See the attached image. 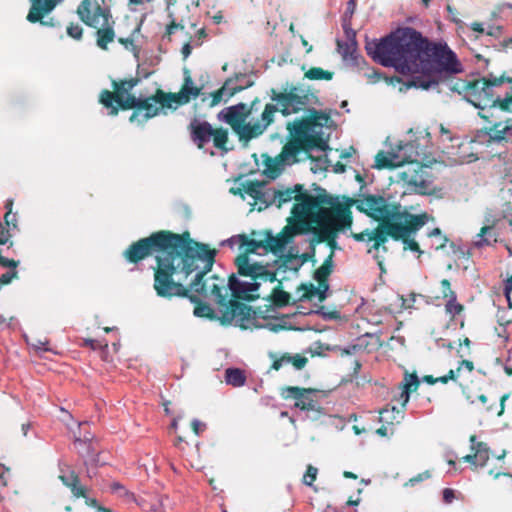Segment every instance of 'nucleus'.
<instances>
[{"instance_id": "f257e3e1", "label": "nucleus", "mask_w": 512, "mask_h": 512, "mask_svg": "<svg viewBox=\"0 0 512 512\" xmlns=\"http://www.w3.org/2000/svg\"><path fill=\"white\" fill-rule=\"evenodd\" d=\"M319 190V194L312 196L302 184H295L292 187H271L263 182L247 181L242 183L241 187H232L230 192L243 198L244 195L250 196L254 200L252 205L258 211L270 206L281 208L293 200L297 201L289 219L290 223L292 219L296 223L286 226L285 231H292L293 234L302 233L310 230L311 224H316L318 228L314 227L312 231L316 241H327L331 254L334 255L335 250H340L338 234H346L352 228L351 205L349 201L347 205L341 204L337 198L328 196L325 190Z\"/></svg>"}, {"instance_id": "f03ea898", "label": "nucleus", "mask_w": 512, "mask_h": 512, "mask_svg": "<svg viewBox=\"0 0 512 512\" xmlns=\"http://www.w3.org/2000/svg\"><path fill=\"white\" fill-rule=\"evenodd\" d=\"M365 50L375 62L383 67L394 68L401 74L421 73L404 85L406 89L428 90L438 85L430 78L432 73L461 72L456 53L445 42H432L412 28L402 27L384 37L366 41Z\"/></svg>"}, {"instance_id": "7ed1b4c3", "label": "nucleus", "mask_w": 512, "mask_h": 512, "mask_svg": "<svg viewBox=\"0 0 512 512\" xmlns=\"http://www.w3.org/2000/svg\"><path fill=\"white\" fill-rule=\"evenodd\" d=\"M350 205H354L359 211L380 222L375 229H365L360 233H350L357 242L372 243L368 253L377 260L381 271H384L383 262L378 253L387 252L385 243L391 237L400 240L405 236H414L429 220L426 213L413 215L404 210L400 205L390 203L380 195H367L359 199H349Z\"/></svg>"}, {"instance_id": "20e7f679", "label": "nucleus", "mask_w": 512, "mask_h": 512, "mask_svg": "<svg viewBox=\"0 0 512 512\" xmlns=\"http://www.w3.org/2000/svg\"><path fill=\"white\" fill-rule=\"evenodd\" d=\"M192 239L179 234L165 231L153 233L149 237L142 238L131 244L124 252L123 257L130 263H138L148 256L155 255L157 268L154 273L153 287L156 294L162 298H171L175 294L172 279L182 275L177 271L180 263L188 261L183 258L187 255Z\"/></svg>"}, {"instance_id": "39448f33", "label": "nucleus", "mask_w": 512, "mask_h": 512, "mask_svg": "<svg viewBox=\"0 0 512 512\" xmlns=\"http://www.w3.org/2000/svg\"><path fill=\"white\" fill-rule=\"evenodd\" d=\"M332 125L330 114L315 108L307 109L306 118L288 123L290 140L277 157L267 160L264 170L267 178L276 179L285 166L299 162L301 154L307 155L315 149L328 150Z\"/></svg>"}, {"instance_id": "423d86ee", "label": "nucleus", "mask_w": 512, "mask_h": 512, "mask_svg": "<svg viewBox=\"0 0 512 512\" xmlns=\"http://www.w3.org/2000/svg\"><path fill=\"white\" fill-rule=\"evenodd\" d=\"M186 252L189 256L184 255L183 258L188 261L180 263L177 269L182 275L172 279L175 286H180L174 289L175 294L172 297L187 296L188 292L193 291L213 299L219 307L223 306L230 293L228 283L217 276L204 278L213 267L216 250H210L208 245L192 240Z\"/></svg>"}, {"instance_id": "0eeeda50", "label": "nucleus", "mask_w": 512, "mask_h": 512, "mask_svg": "<svg viewBox=\"0 0 512 512\" xmlns=\"http://www.w3.org/2000/svg\"><path fill=\"white\" fill-rule=\"evenodd\" d=\"M270 98L275 103H267L260 118L254 122H241L233 125V131L238 136L239 142L247 146L248 143L261 136L268 126L274 121L275 114L280 112L283 116L296 114L314 106L321 105L318 96L309 89L298 86H286L282 91L270 90Z\"/></svg>"}, {"instance_id": "6e6552de", "label": "nucleus", "mask_w": 512, "mask_h": 512, "mask_svg": "<svg viewBox=\"0 0 512 512\" xmlns=\"http://www.w3.org/2000/svg\"><path fill=\"white\" fill-rule=\"evenodd\" d=\"M468 100L480 110L483 119L493 116L495 111H512V76L490 73L478 79Z\"/></svg>"}, {"instance_id": "1a4fd4ad", "label": "nucleus", "mask_w": 512, "mask_h": 512, "mask_svg": "<svg viewBox=\"0 0 512 512\" xmlns=\"http://www.w3.org/2000/svg\"><path fill=\"white\" fill-rule=\"evenodd\" d=\"M80 20L89 27L97 29V45L107 49L115 38L112 16L109 8L100 6L96 0H82L77 8Z\"/></svg>"}, {"instance_id": "9d476101", "label": "nucleus", "mask_w": 512, "mask_h": 512, "mask_svg": "<svg viewBox=\"0 0 512 512\" xmlns=\"http://www.w3.org/2000/svg\"><path fill=\"white\" fill-rule=\"evenodd\" d=\"M393 168L396 170L390 179L393 183L400 185L404 193L429 195L433 192L431 175L420 161L399 164Z\"/></svg>"}, {"instance_id": "9b49d317", "label": "nucleus", "mask_w": 512, "mask_h": 512, "mask_svg": "<svg viewBox=\"0 0 512 512\" xmlns=\"http://www.w3.org/2000/svg\"><path fill=\"white\" fill-rule=\"evenodd\" d=\"M163 95L164 92L158 90L153 96H128L126 99L118 100V104L122 109H134L129 121L142 126L149 119L159 115L167 107Z\"/></svg>"}, {"instance_id": "f8f14e48", "label": "nucleus", "mask_w": 512, "mask_h": 512, "mask_svg": "<svg viewBox=\"0 0 512 512\" xmlns=\"http://www.w3.org/2000/svg\"><path fill=\"white\" fill-rule=\"evenodd\" d=\"M422 154H424L423 149L416 142H400L397 145V150L378 152L372 167L376 169H386L399 166V164L419 161Z\"/></svg>"}, {"instance_id": "ddd939ff", "label": "nucleus", "mask_w": 512, "mask_h": 512, "mask_svg": "<svg viewBox=\"0 0 512 512\" xmlns=\"http://www.w3.org/2000/svg\"><path fill=\"white\" fill-rule=\"evenodd\" d=\"M219 320L223 325L239 326L242 329L249 328V323L254 320L255 311L248 305L229 299L219 307Z\"/></svg>"}, {"instance_id": "4468645a", "label": "nucleus", "mask_w": 512, "mask_h": 512, "mask_svg": "<svg viewBox=\"0 0 512 512\" xmlns=\"http://www.w3.org/2000/svg\"><path fill=\"white\" fill-rule=\"evenodd\" d=\"M237 272L241 277H247L259 282L276 281V273L266 265H262L251 259L247 254H241L235 259Z\"/></svg>"}, {"instance_id": "2eb2a0df", "label": "nucleus", "mask_w": 512, "mask_h": 512, "mask_svg": "<svg viewBox=\"0 0 512 512\" xmlns=\"http://www.w3.org/2000/svg\"><path fill=\"white\" fill-rule=\"evenodd\" d=\"M185 79L181 90L178 93H165L163 97L166 101L167 108L176 109L178 106L185 105L193 98L201 95L202 87H195L189 72L184 71Z\"/></svg>"}, {"instance_id": "dca6fc26", "label": "nucleus", "mask_w": 512, "mask_h": 512, "mask_svg": "<svg viewBox=\"0 0 512 512\" xmlns=\"http://www.w3.org/2000/svg\"><path fill=\"white\" fill-rule=\"evenodd\" d=\"M31 8L27 15V20L31 23L39 22L43 26L54 27L56 25L54 18L45 20V16L50 14L58 4V0H30Z\"/></svg>"}, {"instance_id": "f3484780", "label": "nucleus", "mask_w": 512, "mask_h": 512, "mask_svg": "<svg viewBox=\"0 0 512 512\" xmlns=\"http://www.w3.org/2000/svg\"><path fill=\"white\" fill-rule=\"evenodd\" d=\"M251 116V111H247V104L240 102L235 105H231L223 108L218 114L217 119L220 122L230 125L233 129V125L237 123L245 122Z\"/></svg>"}, {"instance_id": "a211bd4d", "label": "nucleus", "mask_w": 512, "mask_h": 512, "mask_svg": "<svg viewBox=\"0 0 512 512\" xmlns=\"http://www.w3.org/2000/svg\"><path fill=\"white\" fill-rule=\"evenodd\" d=\"M261 283L262 282L251 279L240 280L236 275L232 274L228 280V288L233 297L243 300H251L252 297L249 296V293L257 291Z\"/></svg>"}, {"instance_id": "6ab92c4d", "label": "nucleus", "mask_w": 512, "mask_h": 512, "mask_svg": "<svg viewBox=\"0 0 512 512\" xmlns=\"http://www.w3.org/2000/svg\"><path fill=\"white\" fill-rule=\"evenodd\" d=\"M189 131L192 141L198 148H203L209 143L214 134V128L209 122L198 119H193L190 122Z\"/></svg>"}, {"instance_id": "aec40b11", "label": "nucleus", "mask_w": 512, "mask_h": 512, "mask_svg": "<svg viewBox=\"0 0 512 512\" xmlns=\"http://www.w3.org/2000/svg\"><path fill=\"white\" fill-rule=\"evenodd\" d=\"M74 445L79 455L84 459V465H98L99 455L91 443L89 436H76Z\"/></svg>"}, {"instance_id": "412c9836", "label": "nucleus", "mask_w": 512, "mask_h": 512, "mask_svg": "<svg viewBox=\"0 0 512 512\" xmlns=\"http://www.w3.org/2000/svg\"><path fill=\"white\" fill-rule=\"evenodd\" d=\"M246 74L244 73H238L235 74L233 77H230L225 80L222 87L218 89L215 92H212L208 95V97L211 98L210 106L214 107L221 102L226 103L230 98H232L234 95L232 94V84L233 82H237L238 80L245 79Z\"/></svg>"}, {"instance_id": "4be33fe9", "label": "nucleus", "mask_w": 512, "mask_h": 512, "mask_svg": "<svg viewBox=\"0 0 512 512\" xmlns=\"http://www.w3.org/2000/svg\"><path fill=\"white\" fill-rule=\"evenodd\" d=\"M488 141L493 143H501L507 141L511 137L512 120L495 122L492 126L485 128Z\"/></svg>"}, {"instance_id": "5701e85b", "label": "nucleus", "mask_w": 512, "mask_h": 512, "mask_svg": "<svg viewBox=\"0 0 512 512\" xmlns=\"http://www.w3.org/2000/svg\"><path fill=\"white\" fill-rule=\"evenodd\" d=\"M316 391L313 389L287 387L282 391V396L285 399L293 398L295 400V407L303 409L306 403L312 398V394Z\"/></svg>"}, {"instance_id": "b1692460", "label": "nucleus", "mask_w": 512, "mask_h": 512, "mask_svg": "<svg viewBox=\"0 0 512 512\" xmlns=\"http://www.w3.org/2000/svg\"><path fill=\"white\" fill-rule=\"evenodd\" d=\"M290 238L291 235L280 234L273 236L272 233H268L265 239V247L269 248L271 252L277 256H284L287 246L291 241Z\"/></svg>"}, {"instance_id": "393cba45", "label": "nucleus", "mask_w": 512, "mask_h": 512, "mask_svg": "<svg viewBox=\"0 0 512 512\" xmlns=\"http://www.w3.org/2000/svg\"><path fill=\"white\" fill-rule=\"evenodd\" d=\"M59 478L66 487L70 488L74 497H83L86 498L87 501L90 500L87 497V489L80 485L79 478L74 471L71 470L68 474H61Z\"/></svg>"}, {"instance_id": "a878e982", "label": "nucleus", "mask_w": 512, "mask_h": 512, "mask_svg": "<svg viewBox=\"0 0 512 512\" xmlns=\"http://www.w3.org/2000/svg\"><path fill=\"white\" fill-rule=\"evenodd\" d=\"M301 265L302 264L297 258L292 256H285L284 258L281 257L280 260L276 261V267L271 269V271L276 273V280H278L279 276L284 279L286 277L285 274L287 271H293L296 273L298 272Z\"/></svg>"}, {"instance_id": "bb28decb", "label": "nucleus", "mask_w": 512, "mask_h": 512, "mask_svg": "<svg viewBox=\"0 0 512 512\" xmlns=\"http://www.w3.org/2000/svg\"><path fill=\"white\" fill-rule=\"evenodd\" d=\"M471 450L474 451L477 466H484L490 457V450L486 443L478 442L476 436L470 437Z\"/></svg>"}, {"instance_id": "cd10ccee", "label": "nucleus", "mask_w": 512, "mask_h": 512, "mask_svg": "<svg viewBox=\"0 0 512 512\" xmlns=\"http://www.w3.org/2000/svg\"><path fill=\"white\" fill-rule=\"evenodd\" d=\"M356 40L346 41V42H338V50L342 55L344 60H349L352 65L358 64V55L356 51Z\"/></svg>"}, {"instance_id": "c85d7f7f", "label": "nucleus", "mask_w": 512, "mask_h": 512, "mask_svg": "<svg viewBox=\"0 0 512 512\" xmlns=\"http://www.w3.org/2000/svg\"><path fill=\"white\" fill-rule=\"evenodd\" d=\"M137 79L124 80L121 82L113 81V88L116 91V103L118 104V100L126 99V97L131 96L129 92L137 85Z\"/></svg>"}, {"instance_id": "c756f323", "label": "nucleus", "mask_w": 512, "mask_h": 512, "mask_svg": "<svg viewBox=\"0 0 512 512\" xmlns=\"http://www.w3.org/2000/svg\"><path fill=\"white\" fill-rule=\"evenodd\" d=\"M213 133L211 140L213 141L214 147L221 150L222 155L226 154L230 150V148L227 147L228 130L221 127L214 129Z\"/></svg>"}, {"instance_id": "7c9ffc66", "label": "nucleus", "mask_w": 512, "mask_h": 512, "mask_svg": "<svg viewBox=\"0 0 512 512\" xmlns=\"http://www.w3.org/2000/svg\"><path fill=\"white\" fill-rule=\"evenodd\" d=\"M246 376L239 368H227L225 370V382L233 387H242L245 384Z\"/></svg>"}, {"instance_id": "2f4dec72", "label": "nucleus", "mask_w": 512, "mask_h": 512, "mask_svg": "<svg viewBox=\"0 0 512 512\" xmlns=\"http://www.w3.org/2000/svg\"><path fill=\"white\" fill-rule=\"evenodd\" d=\"M333 254H330L324 261V263L315 271L314 278L323 283L327 277L332 273L333 270Z\"/></svg>"}, {"instance_id": "473e14b6", "label": "nucleus", "mask_w": 512, "mask_h": 512, "mask_svg": "<svg viewBox=\"0 0 512 512\" xmlns=\"http://www.w3.org/2000/svg\"><path fill=\"white\" fill-rule=\"evenodd\" d=\"M419 384V380L417 375L411 374L405 376V383L403 385V389L400 393V401L402 402V406H405L410 398V389L411 387H417Z\"/></svg>"}, {"instance_id": "72a5a7b5", "label": "nucleus", "mask_w": 512, "mask_h": 512, "mask_svg": "<svg viewBox=\"0 0 512 512\" xmlns=\"http://www.w3.org/2000/svg\"><path fill=\"white\" fill-rule=\"evenodd\" d=\"M492 230L493 228L491 226L482 227L480 232L474 238L473 247L483 248L484 246H490L492 244L490 240Z\"/></svg>"}, {"instance_id": "f704fd0d", "label": "nucleus", "mask_w": 512, "mask_h": 512, "mask_svg": "<svg viewBox=\"0 0 512 512\" xmlns=\"http://www.w3.org/2000/svg\"><path fill=\"white\" fill-rule=\"evenodd\" d=\"M99 101L105 107L111 109L110 110L111 115H116L118 113V107L120 105L116 103V96L112 92H110L108 90H103L100 94Z\"/></svg>"}, {"instance_id": "c9c22d12", "label": "nucleus", "mask_w": 512, "mask_h": 512, "mask_svg": "<svg viewBox=\"0 0 512 512\" xmlns=\"http://www.w3.org/2000/svg\"><path fill=\"white\" fill-rule=\"evenodd\" d=\"M305 77L310 80H331L333 73L319 67H313L305 73Z\"/></svg>"}, {"instance_id": "e433bc0d", "label": "nucleus", "mask_w": 512, "mask_h": 512, "mask_svg": "<svg viewBox=\"0 0 512 512\" xmlns=\"http://www.w3.org/2000/svg\"><path fill=\"white\" fill-rule=\"evenodd\" d=\"M446 312L452 316H456L461 313L463 310V306L457 303V295L455 292L450 293V298H448L447 303L445 305Z\"/></svg>"}, {"instance_id": "4c0bfd02", "label": "nucleus", "mask_w": 512, "mask_h": 512, "mask_svg": "<svg viewBox=\"0 0 512 512\" xmlns=\"http://www.w3.org/2000/svg\"><path fill=\"white\" fill-rule=\"evenodd\" d=\"M290 294L279 289L275 288L272 293V300L275 303V305L279 307H284L289 304L290 301Z\"/></svg>"}, {"instance_id": "58836bf2", "label": "nucleus", "mask_w": 512, "mask_h": 512, "mask_svg": "<svg viewBox=\"0 0 512 512\" xmlns=\"http://www.w3.org/2000/svg\"><path fill=\"white\" fill-rule=\"evenodd\" d=\"M261 247H264L261 242L256 240H247L246 236L244 235V241L241 243V249L245 251L244 254L256 253L257 250Z\"/></svg>"}, {"instance_id": "ea45409f", "label": "nucleus", "mask_w": 512, "mask_h": 512, "mask_svg": "<svg viewBox=\"0 0 512 512\" xmlns=\"http://www.w3.org/2000/svg\"><path fill=\"white\" fill-rule=\"evenodd\" d=\"M478 80H476L471 86L469 83H467L466 81H461V80H458L454 83V85H452L450 87L451 90L453 91H456L458 92L459 94L466 90V89H470V91L467 93L466 95V99H468L471 95V93L473 92V87H474V84L477 82ZM469 103H471L469 100H467Z\"/></svg>"}, {"instance_id": "a19ab883", "label": "nucleus", "mask_w": 512, "mask_h": 512, "mask_svg": "<svg viewBox=\"0 0 512 512\" xmlns=\"http://www.w3.org/2000/svg\"><path fill=\"white\" fill-rule=\"evenodd\" d=\"M303 411L307 413H313V418H317L321 414V407L317 401H315L313 398H311L305 405V407L302 409Z\"/></svg>"}, {"instance_id": "79ce46f5", "label": "nucleus", "mask_w": 512, "mask_h": 512, "mask_svg": "<svg viewBox=\"0 0 512 512\" xmlns=\"http://www.w3.org/2000/svg\"><path fill=\"white\" fill-rule=\"evenodd\" d=\"M287 363L292 364L295 367V369L301 370L302 368L305 367V365L307 363V358H305L299 354H296L294 356L288 355Z\"/></svg>"}, {"instance_id": "37998d69", "label": "nucleus", "mask_w": 512, "mask_h": 512, "mask_svg": "<svg viewBox=\"0 0 512 512\" xmlns=\"http://www.w3.org/2000/svg\"><path fill=\"white\" fill-rule=\"evenodd\" d=\"M318 470L317 468L309 465L307 467L306 473L303 476V483L307 486H312L313 481L316 479Z\"/></svg>"}, {"instance_id": "c03bdc74", "label": "nucleus", "mask_w": 512, "mask_h": 512, "mask_svg": "<svg viewBox=\"0 0 512 512\" xmlns=\"http://www.w3.org/2000/svg\"><path fill=\"white\" fill-rule=\"evenodd\" d=\"M212 313L213 310L208 305L202 303L200 305H197L193 311V314L196 317H211Z\"/></svg>"}, {"instance_id": "a18cd8bd", "label": "nucleus", "mask_w": 512, "mask_h": 512, "mask_svg": "<svg viewBox=\"0 0 512 512\" xmlns=\"http://www.w3.org/2000/svg\"><path fill=\"white\" fill-rule=\"evenodd\" d=\"M67 34L75 40H80L83 35V29L78 24H71L67 27Z\"/></svg>"}, {"instance_id": "49530a36", "label": "nucleus", "mask_w": 512, "mask_h": 512, "mask_svg": "<svg viewBox=\"0 0 512 512\" xmlns=\"http://www.w3.org/2000/svg\"><path fill=\"white\" fill-rule=\"evenodd\" d=\"M244 241V235H234L228 239H225L220 242L221 246H229L233 248L235 245H239L241 248V243Z\"/></svg>"}, {"instance_id": "de8ad7c7", "label": "nucleus", "mask_w": 512, "mask_h": 512, "mask_svg": "<svg viewBox=\"0 0 512 512\" xmlns=\"http://www.w3.org/2000/svg\"><path fill=\"white\" fill-rule=\"evenodd\" d=\"M411 237L412 236H405L400 238L403 241L404 249H409L421 254L422 251L420 250L418 243L414 239H411Z\"/></svg>"}, {"instance_id": "09e8293b", "label": "nucleus", "mask_w": 512, "mask_h": 512, "mask_svg": "<svg viewBox=\"0 0 512 512\" xmlns=\"http://www.w3.org/2000/svg\"><path fill=\"white\" fill-rule=\"evenodd\" d=\"M502 31V26L488 24L486 26L485 35L492 38H499L502 35Z\"/></svg>"}, {"instance_id": "8fccbe9b", "label": "nucleus", "mask_w": 512, "mask_h": 512, "mask_svg": "<svg viewBox=\"0 0 512 512\" xmlns=\"http://www.w3.org/2000/svg\"><path fill=\"white\" fill-rule=\"evenodd\" d=\"M315 313L320 315L324 320H335L339 318V313L337 311L327 312L324 310V307L319 308Z\"/></svg>"}, {"instance_id": "3c124183", "label": "nucleus", "mask_w": 512, "mask_h": 512, "mask_svg": "<svg viewBox=\"0 0 512 512\" xmlns=\"http://www.w3.org/2000/svg\"><path fill=\"white\" fill-rule=\"evenodd\" d=\"M355 9H356V0H349L347 2V6H346V10H345V13H344V22L346 21H349L354 12H355Z\"/></svg>"}, {"instance_id": "603ef678", "label": "nucleus", "mask_w": 512, "mask_h": 512, "mask_svg": "<svg viewBox=\"0 0 512 512\" xmlns=\"http://www.w3.org/2000/svg\"><path fill=\"white\" fill-rule=\"evenodd\" d=\"M254 81L248 80L245 84L239 83V82H233L232 84V94L235 95L251 86H253Z\"/></svg>"}, {"instance_id": "864d4df0", "label": "nucleus", "mask_w": 512, "mask_h": 512, "mask_svg": "<svg viewBox=\"0 0 512 512\" xmlns=\"http://www.w3.org/2000/svg\"><path fill=\"white\" fill-rule=\"evenodd\" d=\"M169 18H171V23L169 25H167L166 32L164 35V37H168V38H170V36L175 32L176 29L183 28V26L176 24L174 22L173 13L170 11H169Z\"/></svg>"}, {"instance_id": "5fc2aeb1", "label": "nucleus", "mask_w": 512, "mask_h": 512, "mask_svg": "<svg viewBox=\"0 0 512 512\" xmlns=\"http://www.w3.org/2000/svg\"><path fill=\"white\" fill-rule=\"evenodd\" d=\"M4 226L16 228L17 227L16 214L12 213L11 211H7L4 216Z\"/></svg>"}, {"instance_id": "6e6d98bb", "label": "nucleus", "mask_w": 512, "mask_h": 512, "mask_svg": "<svg viewBox=\"0 0 512 512\" xmlns=\"http://www.w3.org/2000/svg\"><path fill=\"white\" fill-rule=\"evenodd\" d=\"M16 277H17V271H15V270L7 271L0 276V284L7 285V284L11 283V281Z\"/></svg>"}, {"instance_id": "4d7b16f0", "label": "nucleus", "mask_w": 512, "mask_h": 512, "mask_svg": "<svg viewBox=\"0 0 512 512\" xmlns=\"http://www.w3.org/2000/svg\"><path fill=\"white\" fill-rule=\"evenodd\" d=\"M328 290H329V285L326 283L323 288L312 286L311 293L318 295L320 300H323L327 297Z\"/></svg>"}, {"instance_id": "13d9d810", "label": "nucleus", "mask_w": 512, "mask_h": 512, "mask_svg": "<svg viewBox=\"0 0 512 512\" xmlns=\"http://www.w3.org/2000/svg\"><path fill=\"white\" fill-rule=\"evenodd\" d=\"M441 287H442V293H443V297L444 298H450V293L451 292H454L452 289H451V284L450 282L447 280V279H443L441 281Z\"/></svg>"}, {"instance_id": "bf43d9fd", "label": "nucleus", "mask_w": 512, "mask_h": 512, "mask_svg": "<svg viewBox=\"0 0 512 512\" xmlns=\"http://www.w3.org/2000/svg\"><path fill=\"white\" fill-rule=\"evenodd\" d=\"M0 265L2 267L15 269L18 265V262L12 259H8L0 254Z\"/></svg>"}, {"instance_id": "052dcab7", "label": "nucleus", "mask_w": 512, "mask_h": 512, "mask_svg": "<svg viewBox=\"0 0 512 512\" xmlns=\"http://www.w3.org/2000/svg\"><path fill=\"white\" fill-rule=\"evenodd\" d=\"M455 253L462 258L468 259L471 256V248L467 246H459Z\"/></svg>"}, {"instance_id": "680f3d73", "label": "nucleus", "mask_w": 512, "mask_h": 512, "mask_svg": "<svg viewBox=\"0 0 512 512\" xmlns=\"http://www.w3.org/2000/svg\"><path fill=\"white\" fill-rule=\"evenodd\" d=\"M486 26L487 25H485L484 23H479V22H473L469 25V27L471 28L472 31H474L478 34H481V35L485 34Z\"/></svg>"}, {"instance_id": "e2e57ef3", "label": "nucleus", "mask_w": 512, "mask_h": 512, "mask_svg": "<svg viewBox=\"0 0 512 512\" xmlns=\"http://www.w3.org/2000/svg\"><path fill=\"white\" fill-rule=\"evenodd\" d=\"M1 226V232H0V245H5L8 243L11 235L9 231L5 228L3 224Z\"/></svg>"}, {"instance_id": "0e129e2a", "label": "nucleus", "mask_w": 512, "mask_h": 512, "mask_svg": "<svg viewBox=\"0 0 512 512\" xmlns=\"http://www.w3.org/2000/svg\"><path fill=\"white\" fill-rule=\"evenodd\" d=\"M429 477H430L429 472H428V471H425V472L420 473V474H418L417 476H415V477L411 478V479L409 480V484L413 486V485H415L416 483H419V482H421V481H423V480H425V479H428Z\"/></svg>"}, {"instance_id": "69168bd1", "label": "nucleus", "mask_w": 512, "mask_h": 512, "mask_svg": "<svg viewBox=\"0 0 512 512\" xmlns=\"http://www.w3.org/2000/svg\"><path fill=\"white\" fill-rule=\"evenodd\" d=\"M288 355H283L279 359H276L273 361L272 368L274 370H279L283 365L288 364L287 363Z\"/></svg>"}, {"instance_id": "338daca9", "label": "nucleus", "mask_w": 512, "mask_h": 512, "mask_svg": "<svg viewBox=\"0 0 512 512\" xmlns=\"http://www.w3.org/2000/svg\"><path fill=\"white\" fill-rule=\"evenodd\" d=\"M288 355H283L279 359H276L273 361L272 368L274 370H279L283 365L288 364L287 363Z\"/></svg>"}, {"instance_id": "774afa93", "label": "nucleus", "mask_w": 512, "mask_h": 512, "mask_svg": "<svg viewBox=\"0 0 512 512\" xmlns=\"http://www.w3.org/2000/svg\"><path fill=\"white\" fill-rule=\"evenodd\" d=\"M512 291V276L507 278L504 284V295L510 301V293Z\"/></svg>"}]
</instances>
